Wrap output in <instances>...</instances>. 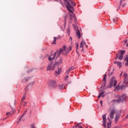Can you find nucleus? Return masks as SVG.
<instances>
[{
	"mask_svg": "<svg viewBox=\"0 0 128 128\" xmlns=\"http://www.w3.org/2000/svg\"><path fill=\"white\" fill-rule=\"evenodd\" d=\"M64 0L67 4V5H66V7L67 10H68V12H70L69 14L70 16V20H72V18H74V20L76 22V16L72 12V10H74V7H72V6L70 5V2L72 6H76V3L72 1V0Z\"/></svg>",
	"mask_w": 128,
	"mask_h": 128,
	"instance_id": "nucleus-1",
	"label": "nucleus"
},
{
	"mask_svg": "<svg viewBox=\"0 0 128 128\" xmlns=\"http://www.w3.org/2000/svg\"><path fill=\"white\" fill-rule=\"evenodd\" d=\"M60 54H64V56H66V54H68V50L66 46H64L60 50L58 56H60Z\"/></svg>",
	"mask_w": 128,
	"mask_h": 128,
	"instance_id": "nucleus-2",
	"label": "nucleus"
},
{
	"mask_svg": "<svg viewBox=\"0 0 128 128\" xmlns=\"http://www.w3.org/2000/svg\"><path fill=\"white\" fill-rule=\"evenodd\" d=\"M125 54L126 50H120V52L118 54H116L115 60H117L118 58V60H122V58H124V54Z\"/></svg>",
	"mask_w": 128,
	"mask_h": 128,
	"instance_id": "nucleus-3",
	"label": "nucleus"
},
{
	"mask_svg": "<svg viewBox=\"0 0 128 128\" xmlns=\"http://www.w3.org/2000/svg\"><path fill=\"white\" fill-rule=\"evenodd\" d=\"M116 84L117 82L116 80V78H114V77H112L110 80L109 88H112L113 86L116 88Z\"/></svg>",
	"mask_w": 128,
	"mask_h": 128,
	"instance_id": "nucleus-4",
	"label": "nucleus"
},
{
	"mask_svg": "<svg viewBox=\"0 0 128 128\" xmlns=\"http://www.w3.org/2000/svg\"><path fill=\"white\" fill-rule=\"evenodd\" d=\"M56 54H58V50H57L54 54H51L48 57V60L50 62H52V60H54V58H56Z\"/></svg>",
	"mask_w": 128,
	"mask_h": 128,
	"instance_id": "nucleus-5",
	"label": "nucleus"
},
{
	"mask_svg": "<svg viewBox=\"0 0 128 128\" xmlns=\"http://www.w3.org/2000/svg\"><path fill=\"white\" fill-rule=\"evenodd\" d=\"M56 60L57 61H56L55 62V66H58L60 64L62 63V58L60 57V56H58V55L56 57Z\"/></svg>",
	"mask_w": 128,
	"mask_h": 128,
	"instance_id": "nucleus-6",
	"label": "nucleus"
},
{
	"mask_svg": "<svg viewBox=\"0 0 128 128\" xmlns=\"http://www.w3.org/2000/svg\"><path fill=\"white\" fill-rule=\"evenodd\" d=\"M126 94H124L119 98L118 100H116V102H122V100H124L126 98Z\"/></svg>",
	"mask_w": 128,
	"mask_h": 128,
	"instance_id": "nucleus-7",
	"label": "nucleus"
},
{
	"mask_svg": "<svg viewBox=\"0 0 128 128\" xmlns=\"http://www.w3.org/2000/svg\"><path fill=\"white\" fill-rule=\"evenodd\" d=\"M48 84L49 86H50L51 88H54V86H56V80H49Z\"/></svg>",
	"mask_w": 128,
	"mask_h": 128,
	"instance_id": "nucleus-8",
	"label": "nucleus"
},
{
	"mask_svg": "<svg viewBox=\"0 0 128 128\" xmlns=\"http://www.w3.org/2000/svg\"><path fill=\"white\" fill-rule=\"evenodd\" d=\"M54 68H56L54 64L52 63H51L48 65L47 70H54Z\"/></svg>",
	"mask_w": 128,
	"mask_h": 128,
	"instance_id": "nucleus-9",
	"label": "nucleus"
},
{
	"mask_svg": "<svg viewBox=\"0 0 128 128\" xmlns=\"http://www.w3.org/2000/svg\"><path fill=\"white\" fill-rule=\"evenodd\" d=\"M102 120H103V126L104 128L106 126V114L102 116Z\"/></svg>",
	"mask_w": 128,
	"mask_h": 128,
	"instance_id": "nucleus-10",
	"label": "nucleus"
},
{
	"mask_svg": "<svg viewBox=\"0 0 128 128\" xmlns=\"http://www.w3.org/2000/svg\"><path fill=\"white\" fill-rule=\"evenodd\" d=\"M116 112V108H113L110 110V118H114V113Z\"/></svg>",
	"mask_w": 128,
	"mask_h": 128,
	"instance_id": "nucleus-11",
	"label": "nucleus"
},
{
	"mask_svg": "<svg viewBox=\"0 0 128 128\" xmlns=\"http://www.w3.org/2000/svg\"><path fill=\"white\" fill-rule=\"evenodd\" d=\"M86 46V48H88V46L86 45V42L84 40H82L80 42V48H82V52H84V46Z\"/></svg>",
	"mask_w": 128,
	"mask_h": 128,
	"instance_id": "nucleus-12",
	"label": "nucleus"
},
{
	"mask_svg": "<svg viewBox=\"0 0 128 128\" xmlns=\"http://www.w3.org/2000/svg\"><path fill=\"white\" fill-rule=\"evenodd\" d=\"M106 74H105L104 76L102 86L104 87L106 86Z\"/></svg>",
	"mask_w": 128,
	"mask_h": 128,
	"instance_id": "nucleus-13",
	"label": "nucleus"
},
{
	"mask_svg": "<svg viewBox=\"0 0 128 128\" xmlns=\"http://www.w3.org/2000/svg\"><path fill=\"white\" fill-rule=\"evenodd\" d=\"M60 38H62V36L60 35L58 36L54 37L52 44H56V40H60Z\"/></svg>",
	"mask_w": 128,
	"mask_h": 128,
	"instance_id": "nucleus-14",
	"label": "nucleus"
},
{
	"mask_svg": "<svg viewBox=\"0 0 128 128\" xmlns=\"http://www.w3.org/2000/svg\"><path fill=\"white\" fill-rule=\"evenodd\" d=\"M108 120L109 121V122H108L107 124L108 128H110V126H112V120L110 118H108Z\"/></svg>",
	"mask_w": 128,
	"mask_h": 128,
	"instance_id": "nucleus-15",
	"label": "nucleus"
},
{
	"mask_svg": "<svg viewBox=\"0 0 128 128\" xmlns=\"http://www.w3.org/2000/svg\"><path fill=\"white\" fill-rule=\"evenodd\" d=\"M62 72V68H58V70L55 72V74H60V73Z\"/></svg>",
	"mask_w": 128,
	"mask_h": 128,
	"instance_id": "nucleus-16",
	"label": "nucleus"
},
{
	"mask_svg": "<svg viewBox=\"0 0 128 128\" xmlns=\"http://www.w3.org/2000/svg\"><path fill=\"white\" fill-rule=\"evenodd\" d=\"M114 64H117L118 66H119V68H122V62L116 61L114 62Z\"/></svg>",
	"mask_w": 128,
	"mask_h": 128,
	"instance_id": "nucleus-17",
	"label": "nucleus"
},
{
	"mask_svg": "<svg viewBox=\"0 0 128 128\" xmlns=\"http://www.w3.org/2000/svg\"><path fill=\"white\" fill-rule=\"evenodd\" d=\"M25 114H23L21 116L20 118L18 120H17V124H20V120H22V118H24V116Z\"/></svg>",
	"mask_w": 128,
	"mask_h": 128,
	"instance_id": "nucleus-18",
	"label": "nucleus"
},
{
	"mask_svg": "<svg viewBox=\"0 0 128 128\" xmlns=\"http://www.w3.org/2000/svg\"><path fill=\"white\" fill-rule=\"evenodd\" d=\"M25 114H23L21 116L20 118L18 120H17V124H20V120H22V118H24V116Z\"/></svg>",
	"mask_w": 128,
	"mask_h": 128,
	"instance_id": "nucleus-19",
	"label": "nucleus"
},
{
	"mask_svg": "<svg viewBox=\"0 0 128 128\" xmlns=\"http://www.w3.org/2000/svg\"><path fill=\"white\" fill-rule=\"evenodd\" d=\"M104 92H100L99 94V95L98 96V98H100V96H102V98H104Z\"/></svg>",
	"mask_w": 128,
	"mask_h": 128,
	"instance_id": "nucleus-20",
	"label": "nucleus"
},
{
	"mask_svg": "<svg viewBox=\"0 0 128 128\" xmlns=\"http://www.w3.org/2000/svg\"><path fill=\"white\" fill-rule=\"evenodd\" d=\"M76 34L78 38H80V30H78Z\"/></svg>",
	"mask_w": 128,
	"mask_h": 128,
	"instance_id": "nucleus-21",
	"label": "nucleus"
},
{
	"mask_svg": "<svg viewBox=\"0 0 128 128\" xmlns=\"http://www.w3.org/2000/svg\"><path fill=\"white\" fill-rule=\"evenodd\" d=\"M73 128H82V126H80L78 124L77 125L74 126Z\"/></svg>",
	"mask_w": 128,
	"mask_h": 128,
	"instance_id": "nucleus-22",
	"label": "nucleus"
},
{
	"mask_svg": "<svg viewBox=\"0 0 128 128\" xmlns=\"http://www.w3.org/2000/svg\"><path fill=\"white\" fill-rule=\"evenodd\" d=\"M24 98H26V94H24L22 98V102H24Z\"/></svg>",
	"mask_w": 128,
	"mask_h": 128,
	"instance_id": "nucleus-23",
	"label": "nucleus"
},
{
	"mask_svg": "<svg viewBox=\"0 0 128 128\" xmlns=\"http://www.w3.org/2000/svg\"><path fill=\"white\" fill-rule=\"evenodd\" d=\"M76 53L78 54V43H76Z\"/></svg>",
	"mask_w": 128,
	"mask_h": 128,
	"instance_id": "nucleus-24",
	"label": "nucleus"
},
{
	"mask_svg": "<svg viewBox=\"0 0 128 128\" xmlns=\"http://www.w3.org/2000/svg\"><path fill=\"white\" fill-rule=\"evenodd\" d=\"M124 78H125L126 80H128V74H124Z\"/></svg>",
	"mask_w": 128,
	"mask_h": 128,
	"instance_id": "nucleus-25",
	"label": "nucleus"
},
{
	"mask_svg": "<svg viewBox=\"0 0 128 128\" xmlns=\"http://www.w3.org/2000/svg\"><path fill=\"white\" fill-rule=\"evenodd\" d=\"M118 120V116H116L115 118V122H117Z\"/></svg>",
	"mask_w": 128,
	"mask_h": 128,
	"instance_id": "nucleus-26",
	"label": "nucleus"
},
{
	"mask_svg": "<svg viewBox=\"0 0 128 128\" xmlns=\"http://www.w3.org/2000/svg\"><path fill=\"white\" fill-rule=\"evenodd\" d=\"M68 52H70L72 50V47L70 46L68 48Z\"/></svg>",
	"mask_w": 128,
	"mask_h": 128,
	"instance_id": "nucleus-27",
	"label": "nucleus"
},
{
	"mask_svg": "<svg viewBox=\"0 0 128 128\" xmlns=\"http://www.w3.org/2000/svg\"><path fill=\"white\" fill-rule=\"evenodd\" d=\"M12 114H14V112H16V110H14V109L12 108Z\"/></svg>",
	"mask_w": 128,
	"mask_h": 128,
	"instance_id": "nucleus-28",
	"label": "nucleus"
},
{
	"mask_svg": "<svg viewBox=\"0 0 128 128\" xmlns=\"http://www.w3.org/2000/svg\"><path fill=\"white\" fill-rule=\"evenodd\" d=\"M70 69L68 68V70H67L66 71V74H70Z\"/></svg>",
	"mask_w": 128,
	"mask_h": 128,
	"instance_id": "nucleus-29",
	"label": "nucleus"
},
{
	"mask_svg": "<svg viewBox=\"0 0 128 128\" xmlns=\"http://www.w3.org/2000/svg\"><path fill=\"white\" fill-rule=\"evenodd\" d=\"M68 75H67L64 78V80H68Z\"/></svg>",
	"mask_w": 128,
	"mask_h": 128,
	"instance_id": "nucleus-30",
	"label": "nucleus"
},
{
	"mask_svg": "<svg viewBox=\"0 0 128 128\" xmlns=\"http://www.w3.org/2000/svg\"><path fill=\"white\" fill-rule=\"evenodd\" d=\"M31 128H36V126L34 124H31Z\"/></svg>",
	"mask_w": 128,
	"mask_h": 128,
	"instance_id": "nucleus-31",
	"label": "nucleus"
},
{
	"mask_svg": "<svg viewBox=\"0 0 128 128\" xmlns=\"http://www.w3.org/2000/svg\"><path fill=\"white\" fill-rule=\"evenodd\" d=\"M128 42V40L127 39H125L124 40V44H126Z\"/></svg>",
	"mask_w": 128,
	"mask_h": 128,
	"instance_id": "nucleus-32",
	"label": "nucleus"
},
{
	"mask_svg": "<svg viewBox=\"0 0 128 128\" xmlns=\"http://www.w3.org/2000/svg\"><path fill=\"white\" fill-rule=\"evenodd\" d=\"M69 70H74V67L71 66L70 68H69Z\"/></svg>",
	"mask_w": 128,
	"mask_h": 128,
	"instance_id": "nucleus-33",
	"label": "nucleus"
},
{
	"mask_svg": "<svg viewBox=\"0 0 128 128\" xmlns=\"http://www.w3.org/2000/svg\"><path fill=\"white\" fill-rule=\"evenodd\" d=\"M23 106H26V102H24L23 103Z\"/></svg>",
	"mask_w": 128,
	"mask_h": 128,
	"instance_id": "nucleus-34",
	"label": "nucleus"
},
{
	"mask_svg": "<svg viewBox=\"0 0 128 128\" xmlns=\"http://www.w3.org/2000/svg\"><path fill=\"white\" fill-rule=\"evenodd\" d=\"M100 103L102 106V101H100Z\"/></svg>",
	"mask_w": 128,
	"mask_h": 128,
	"instance_id": "nucleus-35",
	"label": "nucleus"
},
{
	"mask_svg": "<svg viewBox=\"0 0 128 128\" xmlns=\"http://www.w3.org/2000/svg\"><path fill=\"white\" fill-rule=\"evenodd\" d=\"M6 116H8V114H10V116H12V114H10V112H8L6 113Z\"/></svg>",
	"mask_w": 128,
	"mask_h": 128,
	"instance_id": "nucleus-36",
	"label": "nucleus"
},
{
	"mask_svg": "<svg viewBox=\"0 0 128 128\" xmlns=\"http://www.w3.org/2000/svg\"><path fill=\"white\" fill-rule=\"evenodd\" d=\"M70 40L71 42L72 40V37H70Z\"/></svg>",
	"mask_w": 128,
	"mask_h": 128,
	"instance_id": "nucleus-37",
	"label": "nucleus"
},
{
	"mask_svg": "<svg viewBox=\"0 0 128 128\" xmlns=\"http://www.w3.org/2000/svg\"><path fill=\"white\" fill-rule=\"evenodd\" d=\"M24 114L26 115V111L25 112H24Z\"/></svg>",
	"mask_w": 128,
	"mask_h": 128,
	"instance_id": "nucleus-38",
	"label": "nucleus"
},
{
	"mask_svg": "<svg viewBox=\"0 0 128 128\" xmlns=\"http://www.w3.org/2000/svg\"><path fill=\"white\" fill-rule=\"evenodd\" d=\"M113 22H116V20L115 19H113Z\"/></svg>",
	"mask_w": 128,
	"mask_h": 128,
	"instance_id": "nucleus-39",
	"label": "nucleus"
},
{
	"mask_svg": "<svg viewBox=\"0 0 128 128\" xmlns=\"http://www.w3.org/2000/svg\"><path fill=\"white\" fill-rule=\"evenodd\" d=\"M66 21H64V26H66Z\"/></svg>",
	"mask_w": 128,
	"mask_h": 128,
	"instance_id": "nucleus-40",
	"label": "nucleus"
},
{
	"mask_svg": "<svg viewBox=\"0 0 128 128\" xmlns=\"http://www.w3.org/2000/svg\"><path fill=\"white\" fill-rule=\"evenodd\" d=\"M122 0H120V4H122Z\"/></svg>",
	"mask_w": 128,
	"mask_h": 128,
	"instance_id": "nucleus-41",
	"label": "nucleus"
},
{
	"mask_svg": "<svg viewBox=\"0 0 128 128\" xmlns=\"http://www.w3.org/2000/svg\"><path fill=\"white\" fill-rule=\"evenodd\" d=\"M61 4H62V5L63 6H64V4H62V3H61Z\"/></svg>",
	"mask_w": 128,
	"mask_h": 128,
	"instance_id": "nucleus-42",
	"label": "nucleus"
}]
</instances>
